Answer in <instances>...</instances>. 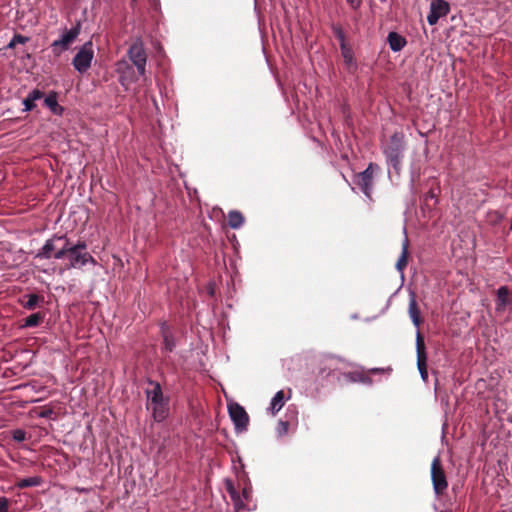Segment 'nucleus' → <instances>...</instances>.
Segmentation results:
<instances>
[{
  "label": "nucleus",
  "mask_w": 512,
  "mask_h": 512,
  "mask_svg": "<svg viewBox=\"0 0 512 512\" xmlns=\"http://www.w3.org/2000/svg\"><path fill=\"white\" fill-rule=\"evenodd\" d=\"M152 389L146 390L147 409L152 412L155 421L162 422L168 415V400L164 398L159 383L149 381Z\"/></svg>",
  "instance_id": "obj_1"
},
{
  "label": "nucleus",
  "mask_w": 512,
  "mask_h": 512,
  "mask_svg": "<svg viewBox=\"0 0 512 512\" xmlns=\"http://www.w3.org/2000/svg\"><path fill=\"white\" fill-rule=\"evenodd\" d=\"M383 154L387 163L395 170H399L405 151L404 135L401 132H395L389 140L382 145Z\"/></svg>",
  "instance_id": "obj_2"
},
{
  "label": "nucleus",
  "mask_w": 512,
  "mask_h": 512,
  "mask_svg": "<svg viewBox=\"0 0 512 512\" xmlns=\"http://www.w3.org/2000/svg\"><path fill=\"white\" fill-rule=\"evenodd\" d=\"M80 31V23H77L70 29L64 28L59 38L54 40L50 45L54 56H60L63 52L67 51L78 38Z\"/></svg>",
  "instance_id": "obj_3"
},
{
  "label": "nucleus",
  "mask_w": 512,
  "mask_h": 512,
  "mask_svg": "<svg viewBox=\"0 0 512 512\" xmlns=\"http://www.w3.org/2000/svg\"><path fill=\"white\" fill-rule=\"evenodd\" d=\"M94 58L93 44L91 41L84 43L72 60V65L80 74L86 73L91 67Z\"/></svg>",
  "instance_id": "obj_4"
},
{
  "label": "nucleus",
  "mask_w": 512,
  "mask_h": 512,
  "mask_svg": "<svg viewBox=\"0 0 512 512\" xmlns=\"http://www.w3.org/2000/svg\"><path fill=\"white\" fill-rule=\"evenodd\" d=\"M431 481L437 496L442 495L446 491L448 482L439 455L434 457L431 463Z\"/></svg>",
  "instance_id": "obj_5"
},
{
  "label": "nucleus",
  "mask_w": 512,
  "mask_h": 512,
  "mask_svg": "<svg viewBox=\"0 0 512 512\" xmlns=\"http://www.w3.org/2000/svg\"><path fill=\"white\" fill-rule=\"evenodd\" d=\"M128 57L136 67L138 75L145 76L147 54L141 39H137L128 49Z\"/></svg>",
  "instance_id": "obj_6"
},
{
  "label": "nucleus",
  "mask_w": 512,
  "mask_h": 512,
  "mask_svg": "<svg viewBox=\"0 0 512 512\" xmlns=\"http://www.w3.org/2000/svg\"><path fill=\"white\" fill-rule=\"evenodd\" d=\"M378 165L370 163L368 167L357 174L355 183L366 197L370 198L373 190V175Z\"/></svg>",
  "instance_id": "obj_7"
},
{
  "label": "nucleus",
  "mask_w": 512,
  "mask_h": 512,
  "mask_svg": "<svg viewBox=\"0 0 512 512\" xmlns=\"http://www.w3.org/2000/svg\"><path fill=\"white\" fill-rule=\"evenodd\" d=\"M228 412L237 431H244L247 429L249 416L241 405L238 403L229 404Z\"/></svg>",
  "instance_id": "obj_8"
},
{
  "label": "nucleus",
  "mask_w": 512,
  "mask_h": 512,
  "mask_svg": "<svg viewBox=\"0 0 512 512\" xmlns=\"http://www.w3.org/2000/svg\"><path fill=\"white\" fill-rule=\"evenodd\" d=\"M67 259L69 261L67 268L68 269H80L84 265L91 263L93 265L96 264L95 259L89 252L76 251L69 247Z\"/></svg>",
  "instance_id": "obj_9"
},
{
  "label": "nucleus",
  "mask_w": 512,
  "mask_h": 512,
  "mask_svg": "<svg viewBox=\"0 0 512 512\" xmlns=\"http://www.w3.org/2000/svg\"><path fill=\"white\" fill-rule=\"evenodd\" d=\"M417 368L424 382L428 380L427 354L425 351L424 339L419 331L416 334Z\"/></svg>",
  "instance_id": "obj_10"
},
{
  "label": "nucleus",
  "mask_w": 512,
  "mask_h": 512,
  "mask_svg": "<svg viewBox=\"0 0 512 512\" xmlns=\"http://www.w3.org/2000/svg\"><path fill=\"white\" fill-rule=\"evenodd\" d=\"M450 11L449 4L444 0H431L430 11L427 15V22L433 26L441 17L446 16Z\"/></svg>",
  "instance_id": "obj_11"
},
{
  "label": "nucleus",
  "mask_w": 512,
  "mask_h": 512,
  "mask_svg": "<svg viewBox=\"0 0 512 512\" xmlns=\"http://www.w3.org/2000/svg\"><path fill=\"white\" fill-rule=\"evenodd\" d=\"M116 71L119 74V81L121 85L127 90L129 86L136 82L138 78L135 75L133 66L128 62L122 60L116 64Z\"/></svg>",
  "instance_id": "obj_12"
},
{
  "label": "nucleus",
  "mask_w": 512,
  "mask_h": 512,
  "mask_svg": "<svg viewBox=\"0 0 512 512\" xmlns=\"http://www.w3.org/2000/svg\"><path fill=\"white\" fill-rule=\"evenodd\" d=\"M63 237H54L48 239L41 249L38 250L35 257L40 259H49L52 257V252L56 250V241H62Z\"/></svg>",
  "instance_id": "obj_13"
},
{
  "label": "nucleus",
  "mask_w": 512,
  "mask_h": 512,
  "mask_svg": "<svg viewBox=\"0 0 512 512\" xmlns=\"http://www.w3.org/2000/svg\"><path fill=\"white\" fill-rule=\"evenodd\" d=\"M497 301H496V310L504 311L507 305L510 303L509 299V289L506 286H501L497 290Z\"/></svg>",
  "instance_id": "obj_14"
},
{
  "label": "nucleus",
  "mask_w": 512,
  "mask_h": 512,
  "mask_svg": "<svg viewBox=\"0 0 512 512\" xmlns=\"http://www.w3.org/2000/svg\"><path fill=\"white\" fill-rule=\"evenodd\" d=\"M44 93L40 91L39 89L32 90L26 98L23 100L24 109L23 111L28 112L35 108V101L43 98Z\"/></svg>",
  "instance_id": "obj_15"
},
{
  "label": "nucleus",
  "mask_w": 512,
  "mask_h": 512,
  "mask_svg": "<svg viewBox=\"0 0 512 512\" xmlns=\"http://www.w3.org/2000/svg\"><path fill=\"white\" fill-rule=\"evenodd\" d=\"M44 104L54 115H62L64 109L58 104L57 94L55 92L49 93L44 98Z\"/></svg>",
  "instance_id": "obj_16"
},
{
  "label": "nucleus",
  "mask_w": 512,
  "mask_h": 512,
  "mask_svg": "<svg viewBox=\"0 0 512 512\" xmlns=\"http://www.w3.org/2000/svg\"><path fill=\"white\" fill-rule=\"evenodd\" d=\"M387 39L390 49L394 52L402 50L406 45V39L396 32H390Z\"/></svg>",
  "instance_id": "obj_17"
},
{
  "label": "nucleus",
  "mask_w": 512,
  "mask_h": 512,
  "mask_svg": "<svg viewBox=\"0 0 512 512\" xmlns=\"http://www.w3.org/2000/svg\"><path fill=\"white\" fill-rule=\"evenodd\" d=\"M285 404V395L282 390H279L274 397L271 399L270 406L268 410L275 415L278 413Z\"/></svg>",
  "instance_id": "obj_18"
},
{
  "label": "nucleus",
  "mask_w": 512,
  "mask_h": 512,
  "mask_svg": "<svg viewBox=\"0 0 512 512\" xmlns=\"http://www.w3.org/2000/svg\"><path fill=\"white\" fill-rule=\"evenodd\" d=\"M244 223L243 215L236 210L228 213V224L232 229H239Z\"/></svg>",
  "instance_id": "obj_19"
},
{
  "label": "nucleus",
  "mask_w": 512,
  "mask_h": 512,
  "mask_svg": "<svg viewBox=\"0 0 512 512\" xmlns=\"http://www.w3.org/2000/svg\"><path fill=\"white\" fill-rule=\"evenodd\" d=\"M408 246H409V241H408V238L405 237V239L402 243L401 255L396 263V268L400 272H402L404 270V268L407 266Z\"/></svg>",
  "instance_id": "obj_20"
},
{
  "label": "nucleus",
  "mask_w": 512,
  "mask_h": 512,
  "mask_svg": "<svg viewBox=\"0 0 512 512\" xmlns=\"http://www.w3.org/2000/svg\"><path fill=\"white\" fill-rule=\"evenodd\" d=\"M409 316L416 327L420 325V311L417 307L414 296L411 297L408 308Z\"/></svg>",
  "instance_id": "obj_21"
},
{
  "label": "nucleus",
  "mask_w": 512,
  "mask_h": 512,
  "mask_svg": "<svg viewBox=\"0 0 512 512\" xmlns=\"http://www.w3.org/2000/svg\"><path fill=\"white\" fill-rule=\"evenodd\" d=\"M41 483H42V478L40 476H33V477L23 478V479L19 480L16 483V487L19 489H24V488H28V487L39 486V485H41Z\"/></svg>",
  "instance_id": "obj_22"
},
{
  "label": "nucleus",
  "mask_w": 512,
  "mask_h": 512,
  "mask_svg": "<svg viewBox=\"0 0 512 512\" xmlns=\"http://www.w3.org/2000/svg\"><path fill=\"white\" fill-rule=\"evenodd\" d=\"M25 297L27 301L23 303V307L28 310H33L44 302V298L37 294H28Z\"/></svg>",
  "instance_id": "obj_23"
},
{
  "label": "nucleus",
  "mask_w": 512,
  "mask_h": 512,
  "mask_svg": "<svg viewBox=\"0 0 512 512\" xmlns=\"http://www.w3.org/2000/svg\"><path fill=\"white\" fill-rule=\"evenodd\" d=\"M161 330L163 335L164 349L168 352L173 351V349L175 348V341L173 336L164 325L161 327Z\"/></svg>",
  "instance_id": "obj_24"
},
{
  "label": "nucleus",
  "mask_w": 512,
  "mask_h": 512,
  "mask_svg": "<svg viewBox=\"0 0 512 512\" xmlns=\"http://www.w3.org/2000/svg\"><path fill=\"white\" fill-rule=\"evenodd\" d=\"M341 55L348 66H356L352 49L347 44L340 46Z\"/></svg>",
  "instance_id": "obj_25"
},
{
  "label": "nucleus",
  "mask_w": 512,
  "mask_h": 512,
  "mask_svg": "<svg viewBox=\"0 0 512 512\" xmlns=\"http://www.w3.org/2000/svg\"><path fill=\"white\" fill-rule=\"evenodd\" d=\"M42 319L43 316L40 313L31 314L25 319L24 327H36Z\"/></svg>",
  "instance_id": "obj_26"
},
{
  "label": "nucleus",
  "mask_w": 512,
  "mask_h": 512,
  "mask_svg": "<svg viewBox=\"0 0 512 512\" xmlns=\"http://www.w3.org/2000/svg\"><path fill=\"white\" fill-rule=\"evenodd\" d=\"M63 241V246L52 255L55 259H63L64 257L67 258L70 242L65 237H63Z\"/></svg>",
  "instance_id": "obj_27"
},
{
  "label": "nucleus",
  "mask_w": 512,
  "mask_h": 512,
  "mask_svg": "<svg viewBox=\"0 0 512 512\" xmlns=\"http://www.w3.org/2000/svg\"><path fill=\"white\" fill-rule=\"evenodd\" d=\"M346 377L352 382H362V383H371L369 377L363 375L358 372H351L346 375Z\"/></svg>",
  "instance_id": "obj_28"
},
{
  "label": "nucleus",
  "mask_w": 512,
  "mask_h": 512,
  "mask_svg": "<svg viewBox=\"0 0 512 512\" xmlns=\"http://www.w3.org/2000/svg\"><path fill=\"white\" fill-rule=\"evenodd\" d=\"M332 31H333L335 37L339 40L340 46H342V44H347L346 43L345 33H344L343 29L340 26L333 25L332 26Z\"/></svg>",
  "instance_id": "obj_29"
},
{
  "label": "nucleus",
  "mask_w": 512,
  "mask_h": 512,
  "mask_svg": "<svg viewBox=\"0 0 512 512\" xmlns=\"http://www.w3.org/2000/svg\"><path fill=\"white\" fill-rule=\"evenodd\" d=\"M28 41V38L23 36V35H20V34H16L14 35V37L11 39L10 43L8 44V47L9 48H12L14 47L16 44H25L26 42Z\"/></svg>",
  "instance_id": "obj_30"
},
{
  "label": "nucleus",
  "mask_w": 512,
  "mask_h": 512,
  "mask_svg": "<svg viewBox=\"0 0 512 512\" xmlns=\"http://www.w3.org/2000/svg\"><path fill=\"white\" fill-rule=\"evenodd\" d=\"M12 438L16 442H23L26 440V432L22 429H16L13 431Z\"/></svg>",
  "instance_id": "obj_31"
},
{
  "label": "nucleus",
  "mask_w": 512,
  "mask_h": 512,
  "mask_svg": "<svg viewBox=\"0 0 512 512\" xmlns=\"http://www.w3.org/2000/svg\"><path fill=\"white\" fill-rule=\"evenodd\" d=\"M288 427H289V424L288 422L286 421H279L278 425H277V434L279 436H283L285 435L287 432H288Z\"/></svg>",
  "instance_id": "obj_32"
},
{
  "label": "nucleus",
  "mask_w": 512,
  "mask_h": 512,
  "mask_svg": "<svg viewBox=\"0 0 512 512\" xmlns=\"http://www.w3.org/2000/svg\"><path fill=\"white\" fill-rule=\"evenodd\" d=\"M70 248L73 249V250H76V251H83V252H87L86 249H87V245L84 241H78L76 244L74 245H71L70 244Z\"/></svg>",
  "instance_id": "obj_33"
},
{
  "label": "nucleus",
  "mask_w": 512,
  "mask_h": 512,
  "mask_svg": "<svg viewBox=\"0 0 512 512\" xmlns=\"http://www.w3.org/2000/svg\"><path fill=\"white\" fill-rule=\"evenodd\" d=\"M9 507V501L7 498H0V512H7Z\"/></svg>",
  "instance_id": "obj_34"
},
{
  "label": "nucleus",
  "mask_w": 512,
  "mask_h": 512,
  "mask_svg": "<svg viewBox=\"0 0 512 512\" xmlns=\"http://www.w3.org/2000/svg\"><path fill=\"white\" fill-rule=\"evenodd\" d=\"M350 7L354 10L360 8L362 1L361 0H346Z\"/></svg>",
  "instance_id": "obj_35"
},
{
  "label": "nucleus",
  "mask_w": 512,
  "mask_h": 512,
  "mask_svg": "<svg viewBox=\"0 0 512 512\" xmlns=\"http://www.w3.org/2000/svg\"><path fill=\"white\" fill-rule=\"evenodd\" d=\"M388 372L390 373L392 371L391 368H387V369H384V368H373L370 370L371 373L375 374V373H380V372Z\"/></svg>",
  "instance_id": "obj_36"
},
{
  "label": "nucleus",
  "mask_w": 512,
  "mask_h": 512,
  "mask_svg": "<svg viewBox=\"0 0 512 512\" xmlns=\"http://www.w3.org/2000/svg\"><path fill=\"white\" fill-rule=\"evenodd\" d=\"M136 1H137V0H132V2H134V3H135Z\"/></svg>",
  "instance_id": "obj_37"
},
{
  "label": "nucleus",
  "mask_w": 512,
  "mask_h": 512,
  "mask_svg": "<svg viewBox=\"0 0 512 512\" xmlns=\"http://www.w3.org/2000/svg\"><path fill=\"white\" fill-rule=\"evenodd\" d=\"M381 2H385L386 0H380Z\"/></svg>",
  "instance_id": "obj_38"
}]
</instances>
